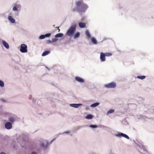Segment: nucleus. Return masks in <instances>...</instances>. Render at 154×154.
Listing matches in <instances>:
<instances>
[{
  "label": "nucleus",
  "instance_id": "obj_1",
  "mask_svg": "<svg viewBox=\"0 0 154 154\" xmlns=\"http://www.w3.org/2000/svg\"><path fill=\"white\" fill-rule=\"evenodd\" d=\"M76 5L78 7V10L80 12H85L88 8V6L82 1H78L76 2Z\"/></svg>",
  "mask_w": 154,
  "mask_h": 154
},
{
  "label": "nucleus",
  "instance_id": "obj_2",
  "mask_svg": "<svg viewBox=\"0 0 154 154\" xmlns=\"http://www.w3.org/2000/svg\"><path fill=\"white\" fill-rule=\"evenodd\" d=\"M76 29V24H73L67 30L66 35L69 37H71L74 35V33Z\"/></svg>",
  "mask_w": 154,
  "mask_h": 154
},
{
  "label": "nucleus",
  "instance_id": "obj_3",
  "mask_svg": "<svg viewBox=\"0 0 154 154\" xmlns=\"http://www.w3.org/2000/svg\"><path fill=\"white\" fill-rule=\"evenodd\" d=\"M21 6L20 4L17 2L16 5L14 6L12 8L13 11L15 12V15L18 16L19 15V12L20 11Z\"/></svg>",
  "mask_w": 154,
  "mask_h": 154
},
{
  "label": "nucleus",
  "instance_id": "obj_4",
  "mask_svg": "<svg viewBox=\"0 0 154 154\" xmlns=\"http://www.w3.org/2000/svg\"><path fill=\"white\" fill-rule=\"evenodd\" d=\"M49 143L48 142H46V144H45L44 141H41L40 142L39 145L40 147L44 150H47L49 149V147L48 146Z\"/></svg>",
  "mask_w": 154,
  "mask_h": 154
},
{
  "label": "nucleus",
  "instance_id": "obj_5",
  "mask_svg": "<svg viewBox=\"0 0 154 154\" xmlns=\"http://www.w3.org/2000/svg\"><path fill=\"white\" fill-rule=\"evenodd\" d=\"M20 51L22 53H26L27 52V47L25 44H22L20 46Z\"/></svg>",
  "mask_w": 154,
  "mask_h": 154
},
{
  "label": "nucleus",
  "instance_id": "obj_6",
  "mask_svg": "<svg viewBox=\"0 0 154 154\" xmlns=\"http://www.w3.org/2000/svg\"><path fill=\"white\" fill-rule=\"evenodd\" d=\"M116 85L114 82L106 84L105 85V87L107 88H113L116 87Z\"/></svg>",
  "mask_w": 154,
  "mask_h": 154
},
{
  "label": "nucleus",
  "instance_id": "obj_7",
  "mask_svg": "<svg viewBox=\"0 0 154 154\" xmlns=\"http://www.w3.org/2000/svg\"><path fill=\"white\" fill-rule=\"evenodd\" d=\"M115 136L119 137H124L128 139H129V137L127 135L122 133H118L117 134H115Z\"/></svg>",
  "mask_w": 154,
  "mask_h": 154
},
{
  "label": "nucleus",
  "instance_id": "obj_8",
  "mask_svg": "<svg viewBox=\"0 0 154 154\" xmlns=\"http://www.w3.org/2000/svg\"><path fill=\"white\" fill-rule=\"evenodd\" d=\"M8 19L9 21L11 23H16L15 19L11 15H9Z\"/></svg>",
  "mask_w": 154,
  "mask_h": 154
},
{
  "label": "nucleus",
  "instance_id": "obj_9",
  "mask_svg": "<svg viewBox=\"0 0 154 154\" xmlns=\"http://www.w3.org/2000/svg\"><path fill=\"white\" fill-rule=\"evenodd\" d=\"M12 127V125L9 122H6L5 124V127L7 130L11 129Z\"/></svg>",
  "mask_w": 154,
  "mask_h": 154
},
{
  "label": "nucleus",
  "instance_id": "obj_10",
  "mask_svg": "<svg viewBox=\"0 0 154 154\" xmlns=\"http://www.w3.org/2000/svg\"><path fill=\"white\" fill-rule=\"evenodd\" d=\"M82 105V104L81 103H72L70 104V106L72 107L77 108H79V106Z\"/></svg>",
  "mask_w": 154,
  "mask_h": 154
},
{
  "label": "nucleus",
  "instance_id": "obj_11",
  "mask_svg": "<svg viewBox=\"0 0 154 154\" xmlns=\"http://www.w3.org/2000/svg\"><path fill=\"white\" fill-rule=\"evenodd\" d=\"M75 79L77 81L80 83H83L84 82V80L83 79L78 76L75 77Z\"/></svg>",
  "mask_w": 154,
  "mask_h": 154
},
{
  "label": "nucleus",
  "instance_id": "obj_12",
  "mask_svg": "<svg viewBox=\"0 0 154 154\" xmlns=\"http://www.w3.org/2000/svg\"><path fill=\"white\" fill-rule=\"evenodd\" d=\"M2 44L4 47L7 49H8L9 47L8 44L5 40L2 41Z\"/></svg>",
  "mask_w": 154,
  "mask_h": 154
},
{
  "label": "nucleus",
  "instance_id": "obj_13",
  "mask_svg": "<svg viewBox=\"0 0 154 154\" xmlns=\"http://www.w3.org/2000/svg\"><path fill=\"white\" fill-rule=\"evenodd\" d=\"M105 55L104 53H103V52H101L100 53V59L102 61H105Z\"/></svg>",
  "mask_w": 154,
  "mask_h": 154
},
{
  "label": "nucleus",
  "instance_id": "obj_14",
  "mask_svg": "<svg viewBox=\"0 0 154 154\" xmlns=\"http://www.w3.org/2000/svg\"><path fill=\"white\" fill-rule=\"evenodd\" d=\"M79 27L81 28H85L86 26V24L85 23L83 22H79Z\"/></svg>",
  "mask_w": 154,
  "mask_h": 154
},
{
  "label": "nucleus",
  "instance_id": "obj_15",
  "mask_svg": "<svg viewBox=\"0 0 154 154\" xmlns=\"http://www.w3.org/2000/svg\"><path fill=\"white\" fill-rule=\"evenodd\" d=\"M63 36V34L62 33H59L56 34L55 35V37L57 38H61Z\"/></svg>",
  "mask_w": 154,
  "mask_h": 154
},
{
  "label": "nucleus",
  "instance_id": "obj_16",
  "mask_svg": "<svg viewBox=\"0 0 154 154\" xmlns=\"http://www.w3.org/2000/svg\"><path fill=\"white\" fill-rule=\"evenodd\" d=\"M85 34L87 38H91V35L89 33V32L88 30H86L85 32Z\"/></svg>",
  "mask_w": 154,
  "mask_h": 154
},
{
  "label": "nucleus",
  "instance_id": "obj_17",
  "mask_svg": "<svg viewBox=\"0 0 154 154\" xmlns=\"http://www.w3.org/2000/svg\"><path fill=\"white\" fill-rule=\"evenodd\" d=\"M9 120L10 122L14 123L16 121V118L14 117H9Z\"/></svg>",
  "mask_w": 154,
  "mask_h": 154
},
{
  "label": "nucleus",
  "instance_id": "obj_18",
  "mask_svg": "<svg viewBox=\"0 0 154 154\" xmlns=\"http://www.w3.org/2000/svg\"><path fill=\"white\" fill-rule=\"evenodd\" d=\"M91 42L94 44H96L97 43V42L95 38L94 37H91Z\"/></svg>",
  "mask_w": 154,
  "mask_h": 154
},
{
  "label": "nucleus",
  "instance_id": "obj_19",
  "mask_svg": "<svg viewBox=\"0 0 154 154\" xmlns=\"http://www.w3.org/2000/svg\"><path fill=\"white\" fill-rule=\"evenodd\" d=\"M50 53V51H45L43 52L42 54V56H45L48 54Z\"/></svg>",
  "mask_w": 154,
  "mask_h": 154
},
{
  "label": "nucleus",
  "instance_id": "obj_20",
  "mask_svg": "<svg viewBox=\"0 0 154 154\" xmlns=\"http://www.w3.org/2000/svg\"><path fill=\"white\" fill-rule=\"evenodd\" d=\"M99 103H95L91 104L90 106L91 107H94L97 106L99 105Z\"/></svg>",
  "mask_w": 154,
  "mask_h": 154
},
{
  "label": "nucleus",
  "instance_id": "obj_21",
  "mask_svg": "<svg viewBox=\"0 0 154 154\" xmlns=\"http://www.w3.org/2000/svg\"><path fill=\"white\" fill-rule=\"evenodd\" d=\"M93 116L91 114L87 115L86 117L85 118L88 119H92Z\"/></svg>",
  "mask_w": 154,
  "mask_h": 154
},
{
  "label": "nucleus",
  "instance_id": "obj_22",
  "mask_svg": "<svg viewBox=\"0 0 154 154\" xmlns=\"http://www.w3.org/2000/svg\"><path fill=\"white\" fill-rule=\"evenodd\" d=\"M80 33L79 32H77L74 35V38L75 39L78 38L80 36Z\"/></svg>",
  "mask_w": 154,
  "mask_h": 154
},
{
  "label": "nucleus",
  "instance_id": "obj_23",
  "mask_svg": "<svg viewBox=\"0 0 154 154\" xmlns=\"http://www.w3.org/2000/svg\"><path fill=\"white\" fill-rule=\"evenodd\" d=\"M70 133V131H66L63 132L62 133L60 134H63V135H65V134H69Z\"/></svg>",
  "mask_w": 154,
  "mask_h": 154
},
{
  "label": "nucleus",
  "instance_id": "obj_24",
  "mask_svg": "<svg viewBox=\"0 0 154 154\" xmlns=\"http://www.w3.org/2000/svg\"><path fill=\"white\" fill-rule=\"evenodd\" d=\"M4 85L5 84L4 82L0 80V87L2 88L4 87Z\"/></svg>",
  "mask_w": 154,
  "mask_h": 154
},
{
  "label": "nucleus",
  "instance_id": "obj_25",
  "mask_svg": "<svg viewBox=\"0 0 154 154\" xmlns=\"http://www.w3.org/2000/svg\"><path fill=\"white\" fill-rule=\"evenodd\" d=\"M89 127L91 128H97V126L96 125H89Z\"/></svg>",
  "mask_w": 154,
  "mask_h": 154
},
{
  "label": "nucleus",
  "instance_id": "obj_26",
  "mask_svg": "<svg viewBox=\"0 0 154 154\" xmlns=\"http://www.w3.org/2000/svg\"><path fill=\"white\" fill-rule=\"evenodd\" d=\"M114 110L113 109H110L108 111V112H107V115H108V114L112 113L113 112H114Z\"/></svg>",
  "mask_w": 154,
  "mask_h": 154
},
{
  "label": "nucleus",
  "instance_id": "obj_27",
  "mask_svg": "<svg viewBox=\"0 0 154 154\" xmlns=\"http://www.w3.org/2000/svg\"><path fill=\"white\" fill-rule=\"evenodd\" d=\"M145 76L144 75H143L141 76H137V78L141 79H143L145 78Z\"/></svg>",
  "mask_w": 154,
  "mask_h": 154
},
{
  "label": "nucleus",
  "instance_id": "obj_28",
  "mask_svg": "<svg viewBox=\"0 0 154 154\" xmlns=\"http://www.w3.org/2000/svg\"><path fill=\"white\" fill-rule=\"evenodd\" d=\"M45 38L44 35H40L39 37V39H43Z\"/></svg>",
  "mask_w": 154,
  "mask_h": 154
},
{
  "label": "nucleus",
  "instance_id": "obj_29",
  "mask_svg": "<svg viewBox=\"0 0 154 154\" xmlns=\"http://www.w3.org/2000/svg\"><path fill=\"white\" fill-rule=\"evenodd\" d=\"M51 33H47L44 35L45 38L50 37L51 36Z\"/></svg>",
  "mask_w": 154,
  "mask_h": 154
},
{
  "label": "nucleus",
  "instance_id": "obj_30",
  "mask_svg": "<svg viewBox=\"0 0 154 154\" xmlns=\"http://www.w3.org/2000/svg\"><path fill=\"white\" fill-rule=\"evenodd\" d=\"M104 54L105 56L107 57L110 56L112 55V53H104Z\"/></svg>",
  "mask_w": 154,
  "mask_h": 154
},
{
  "label": "nucleus",
  "instance_id": "obj_31",
  "mask_svg": "<svg viewBox=\"0 0 154 154\" xmlns=\"http://www.w3.org/2000/svg\"><path fill=\"white\" fill-rule=\"evenodd\" d=\"M46 43L47 44H52V42L50 40H48L46 41Z\"/></svg>",
  "mask_w": 154,
  "mask_h": 154
},
{
  "label": "nucleus",
  "instance_id": "obj_32",
  "mask_svg": "<svg viewBox=\"0 0 154 154\" xmlns=\"http://www.w3.org/2000/svg\"><path fill=\"white\" fill-rule=\"evenodd\" d=\"M58 40V38H53L52 39V42H54L57 41Z\"/></svg>",
  "mask_w": 154,
  "mask_h": 154
},
{
  "label": "nucleus",
  "instance_id": "obj_33",
  "mask_svg": "<svg viewBox=\"0 0 154 154\" xmlns=\"http://www.w3.org/2000/svg\"><path fill=\"white\" fill-rule=\"evenodd\" d=\"M141 149H142L143 151L145 152H146L147 151L146 149L144 146H142V148H141Z\"/></svg>",
  "mask_w": 154,
  "mask_h": 154
},
{
  "label": "nucleus",
  "instance_id": "obj_34",
  "mask_svg": "<svg viewBox=\"0 0 154 154\" xmlns=\"http://www.w3.org/2000/svg\"><path fill=\"white\" fill-rule=\"evenodd\" d=\"M55 138H54L51 141V142L50 143H49L48 144H51L55 140Z\"/></svg>",
  "mask_w": 154,
  "mask_h": 154
},
{
  "label": "nucleus",
  "instance_id": "obj_35",
  "mask_svg": "<svg viewBox=\"0 0 154 154\" xmlns=\"http://www.w3.org/2000/svg\"><path fill=\"white\" fill-rule=\"evenodd\" d=\"M31 154H38L35 151H33L31 153Z\"/></svg>",
  "mask_w": 154,
  "mask_h": 154
},
{
  "label": "nucleus",
  "instance_id": "obj_36",
  "mask_svg": "<svg viewBox=\"0 0 154 154\" xmlns=\"http://www.w3.org/2000/svg\"><path fill=\"white\" fill-rule=\"evenodd\" d=\"M28 98L29 100H31L32 99V96L31 95H29V96Z\"/></svg>",
  "mask_w": 154,
  "mask_h": 154
},
{
  "label": "nucleus",
  "instance_id": "obj_37",
  "mask_svg": "<svg viewBox=\"0 0 154 154\" xmlns=\"http://www.w3.org/2000/svg\"><path fill=\"white\" fill-rule=\"evenodd\" d=\"M35 101L36 100L35 99L33 98L32 99V101L33 103H34Z\"/></svg>",
  "mask_w": 154,
  "mask_h": 154
},
{
  "label": "nucleus",
  "instance_id": "obj_38",
  "mask_svg": "<svg viewBox=\"0 0 154 154\" xmlns=\"http://www.w3.org/2000/svg\"><path fill=\"white\" fill-rule=\"evenodd\" d=\"M0 154H6L5 152H2L0 153Z\"/></svg>",
  "mask_w": 154,
  "mask_h": 154
},
{
  "label": "nucleus",
  "instance_id": "obj_39",
  "mask_svg": "<svg viewBox=\"0 0 154 154\" xmlns=\"http://www.w3.org/2000/svg\"><path fill=\"white\" fill-rule=\"evenodd\" d=\"M46 68L48 70H50V69H49V68L47 66H46Z\"/></svg>",
  "mask_w": 154,
  "mask_h": 154
},
{
  "label": "nucleus",
  "instance_id": "obj_40",
  "mask_svg": "<svg viewBox=\"0 0 154 154\" xmlns=\"http://www.w3.org/2000/svg\"><path fill=\"white\" fill-rule=\"evenodd\" d=\"M58 32H59L60 31V29H58Z\"/></svg>",
  "mask_w": 154,
  "mask_h": 154
},
{
  "label": "nucleus",
  "instance_id": "obj_41",
  "mask_svg": "<svg viewBox=\"0 0 154 154\" xmlns=\"http://www.w3.org/2000/svg\"><path fill=\"white\" fill-rule=\"evenodd\" d=\"M53 26H54V27H55V25H53Z\"/></svg>",
  "mask_w": 154,
  "mask_h": 154
},
{
  "label": "nucleus",
  "instance_id": "obj_42",
  "mask_svg": "<svg viewBox=\"0 0 154 154\" xmlns=\"http://www.w3.org/2000/svg\"><path fill=\"white\" fill-rule=\"evenodd\" d=\"M90 154H94V153H91Z\"/></svg>",
  "mask_w": 154,
  "mask_h": 154
},
{
  "label": "nucleus",
  "instance_id": "obj_43",
  "mask_svg": "<svg viewBox=\"0 0 154 154\" xmlns=\"http://www.w3.org/2000/svg\"><path fill=\"white\" fill-rule=\"evenodd\" d=\"M17 138H18V137H17Z\"/></svg>",
  "mask_w": 154,
  "mask_h": 154
},
{
  "label": "nucleus",
  "instance_id": "obj_44",
  "mask_svg": "<svg viewBox=\"0 0 154 154\" xmlns=\"http://www.w3.org/2000/svg\"><path fill=\"white\" fill-rule=\"evenodd\" d=\"M56 28H58V27H57Z\"/></svg>",
  "mask_w": 154,
  "mask_h": 154
}]
</instances>
